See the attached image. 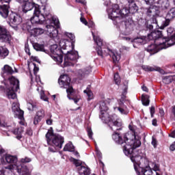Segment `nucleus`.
<instances>
[{
  "instance_id": "43",
  "label": "nucleus",
  "mask_w": 175,
  "mask_h": 175,
  "mask_svg": "<svg viewBox=\"0 0 175 175\" xmlns=\"http://www.w3.org/2000/svg\"><path fill=\"white\" fill-rule=\"evenodd\" d=\"M36 107V105L33 102H29L27 103V109L29 110V111H33Z\"/></svg>"
},
{
  "instance_id": "20",
  "label": "nucleus",
  "mask_w": 175,
  "mask_h": 175,
  "mask_svg": "<svg viewBox=\"0 0 175 175\" xmlns=\"http://www.w3.org/2000/svg\"><path fill=\"white\" fill-rule=\"evenodd\" d=\"M124 33L126 35H129L133 31V28H135V23H133V21L132 19H129L124 22Z\"/></svg>"
},
{
  "instance_id": "9",
  "label": "nucleus",
  "mask_w": 175,
  "mask_h": 175,
  "mask_svg": "<svg viewBox=\"0 0 175 175\" xmlns=\"http://www.w3.org/2000/svg\"><path fill=\"white\" fill-rule=\"evenodd\" d=\"M42 10L43 11L40 10V6H36V9H34L33 11V15L30 19L31 24H42L44 23L46 21V16H48L47 13L45 12L46 7H44Z\"/></svg>"
},
{
  "instance_id": "58",
  "label": "nucleus",
  "mask_w": 175,
  "mask_h": 175,
  "mask_svg": "<svg viewBox=\"0 0 175 175\" xmlns=\"http://www.w3.org/2000/svg\"><path fill=\"white\" fill-rule=\"evenodd\" d=\"M66 36H68V38H69L71 40H73V39H75V35H73L70 33H68L66 34Z\"/></svg>"
},
{
  "instance_id": "38",
  "label": "nucleus",
  "mask_w": 175,
  "mask_h": 175,
  "mask_svg": "<svg viewBox=\"0 0 175 175\" xmlns=\"http://www.w3.org/2000/svg\"><path fill=\"white\" fill-rule=\"evenodd\" d=\"M173 80H175V75H170L167 77H164L163 81L165 84H170Z\"/></svg>"
},
{
  "instance_id": "60",
  "label": "nucleus",
  "mask_w": 175,
  "mask_h": 175,
  "mask_svg": "<svg viewBox=\"0 0 175 175\" xmlns=\"http://www.w3.org/2000/svg\"><path fill=\"white\" fill-rule=\"evenodd\" d=\"M80 20L81 23H83V24H84L85 25H87V24H88L87 20H85V18H84L83 16L81 17Z\"/></svg>"
},
{
  "instance_id": "47",
  "label": "nucleus",
  "mask_w": 175,
  "mask_h": 175,
  "mask_svg": "<svg viewBox=\"0 0 175 175\" xmlns=\"http://www.w3.org/2000/svg\"><path fill=\"white\" fill-rule=\"evenodd\" d=\"M36 116L38 117H39L40 118H43L44 117V110L43 109H40L37 113H36Z\"/></svg>"
},
{
  "instance_id": "57",
  "label": "nucleus",
  "mask_w": 175,
  "mask_h": 175,
  "mask_svg": "<svg viewBox=\"0 0 175 175\" xmlns=\"http://www.w3.org/2000/svg\"><path fill=\"white\" fill-rule=\"evenodd\" d=\"M88 135L90 139H92V130L91 129H88Z\"/></svg>"
},
{
  "instance_id": "37",
  "label": "nucleus",
  "mask_w": 175,
  "mask_h": 175,
  "mask_svg": "<svg viewBox=\"0 0 175 175\" xmlns=\"http://www.w3.org/2000/svg\"><path fill=\"white\" fill-rule=\"evenodd\" d=\"M114 110H118L123 116H126L129 113V110L126 107H116L114 108Z\"/></svg>"
},
{
  "instance_id": "28",
  "label": "nucleus",
  "mask_w": 175,
  "mask_h": 175,
  "mask_svg": "<svg viewBox=\"0 0 175 175\" xmlns=\"http://www.w3.org/2000/svg\"><path fill=\"white\" fill-rule=\"evenodd\" d=\"M14 73V71L8 65H5L3 68L2 69V77H5V75H13Z\"/></svg>"
},
{
  "instance_id": "11",
  "label": "nucleus",
  "mask_w": 175,
  "mask_h": 175,
  "mask_svg": "<svg viewBox=\"0 0 175 175\" xmlns=\"http://www.w3.org/2000/svg\"><path fill=\"white\" fill-rule=\"evenodd\" d=\"M51 57L53 61L61 64L62 62L63 57L61 49L58 48V45L53 44L51 46Z\"/></svg>"
},
{
  "instance_id": "29",
  "label": "nucleus",
  "mask_w": 175,
  "mask_h": 175,
  "mask_svg": "<svg viewBox=\"0 0 175 175\" xmlns=\"http://www.w3.org/2000/svg\"><path fill=\"white\" fill-rule=\"evenodd\" d=\"M79 173L80 175H90L91 174V171L90 168L85 166H80L78 167Z\"/></svg>"
},
{
  "instance_id": "15",
  "label": "nucleus",
  "mask_w": 175,
  "mask_h": 175,
  "mask_svg": "<svg viewBox=\"0 0 175 175\" xmlns=\"http://www.w3.org/2000/svg\"><path fill=\"white\" fill-rule=\"evenodd\" d=\"M10 40H12V36L8 33L5 27L0 26V42L10 43Z\"/></svg>"
},
{
  "instance_id": "33",
  "label": "nucleus",
  "mask_w": 175,
  "mask_h": 175,
  "mask_svg": "<svg viewBox=\"0 0 175 175\" xmlns=\"http://www.w3.org/2000/svg\"><path fill=\"white\" fill-rule=\"evenodd\" d=\"M23 132H24V129H23V127H20L18 129H15L12 131V133H14V135H17L16 139H18V140H20V139L23 137V136H21V134L23 133Z\"/></svg>"
},
{
  "instance_id": "24",
  "label": "nucleus",
  "mask_w": 175,
  "mask_h": 175,
  "mask_svg": "<svg viewBox=\"0 0 175 175\" xmlns=\"http://www.w3.org/2000/svg\"><path fill=\"white\" fill-rule=\"evenodd\" d=\"M142 69H144V70H145L146 72H159V73H161V75H163L165 73V71L161 69L159 67H157V66H142Z\"/></svg>"
},
{
  "instance_id": "3",
  "label": "nucleus",
  "mask_w": 175,
  "mask_h": 175,
  "mask_svg": "<svg viewBox=\"0 0 175 175\" xmlns=\"http://www.w3.org/2000/svg\"><path fill=\"white\" fill-rule=\"evenodd\" d=\"M175 17V8H172L167 13L166 17L157 16L156 18L152 19V24L155 27H159L160 29H165L169 24H170V20H173Z\"/></svg>"
},
{
  "instance_id": "36",
  "label": "nucleus",
  "mask_w": 175,
  "mask_h": 175,
  "mask_svg": "<svg viewBox=\"0 0 175 175\" xmlns=\"http://www.w3.org/2000/svg\"><path fill=\"white\" fill-rule=\"evenodd\" d=\"M64 151H69L70 152H75V146L72 142H68L67 144L65 145L64 148Z\"/></svg>"
},
{
  "instance_id": "7",
  "label": "nucleus",
  "mask_w": 175,
  "mask_h": 175,
  "mask_svg": "<svg viewBox=\"0 0 175 175\" xmlns=\"http://www.w3.org/2000/svg\"><path fill=\"white\" fill-rule=\"evenodd\" d=\"M9 85H6V92L9 99H16L17 95L16 92L20 90V81L14 77L9 78Z\"/></svg>"
},
{
  "instance_id": "10",
  "label": "nucleus",
  "mask_w": 175,
  "mask_h": 175,
  "mask_svg": "<svg viewBox=\"0 0 175 175\" xmlns=\"http://www.w3.org/2000/svg\"><path fill=\"white\" fill-rule=\"evenodd\" d=\"M109 18L116 21V24L121 23V13H120V7L117 4L112 5V8L108 10Z\"/></svg>"
},
{
  "instance_id": "19",
  "label": "nucleus",
  "mask_w": 175,
  "mask_h": 175,
  "mask_svg": "<svg viewBox=\"0 0 175 175\" xmlns=\"http://www.w3.org/2000/svg\"><path fill=\"white\" fill-rule=\"evenodd\" d=\"M146 13L149 17H159V9L157 6H150L149 8L146 9Z\"/></svg>"
},
{
  "instance_id": "44",
  "label": "nucleus",
  "mask_w": 175,
  "mask_h": 175,
  "mask_svg": "<svg viewBox=\"0 0 175 175\" xmlns=\"http://www.w3.org/2000/svg\"><path fill=\"white\" fill-rule=\"evenodd\" d=\"M114 81L115 84L117 85H119L121 83V77H120V75H118V72L114 75Z\"/></svg>"
},
{
  "instance_id": "14",
  "label": "nucleus",
  "mask_w": 175,
  "mask_h": 175,
  "mask_svg": "<svg viewBox=\"0 0 175 175\" xmlns=\"http://www.w3.org/2000/svg\"><path fill=\"white\" fill-rule=\"evenodd\" d=\"M17 157L12 156L10 154H5L1 157L0 159V161L3 165H5L7 163H14V165H10V166H19L17 164Z\"/></svg>"
},
{
  "instance_id": "64",
  "label": "nucleus",
  "mask_w": 175,
  "mask_h": 175,
  "mask_svg": "<svg viewBox=\"0 0 175 175\" xmlns=\"http://www.w3.org/2000/svg\"><path fill=\"white\" fill-rule=\"evenodd\" d=\"M46 124L47 125H51V124H53V120L51 119L46 120Z\"/></svg>"
},
{
  "instance_id": "49",
  "label": "nucleus",
  "mask_w": 175,
  "mask_h": 175,
  "mask_svg": "<svg viewBox=\"0 0 175 175\" xmlns=\"http://www.w3.org/2000/svg\"><path fill=\"white\" fill-rule=\"evenodd\" d=\"M72 162L75 165V166L80 167L81 165V161L77 160L76 159H72Z\"/></svg>"
},
{
  "instance_id": "55",
  "label": "nucleus",
  "mask_w": 175,
  "mask_h": 175,
  "mask_svg": "<svg viewBox=\"0 0 175 175\" xmlns=\"http://www.w3.org/2000/svg\"><path fill=\"white\" fill-rule=\"evenodd\" d=\"M174 31V29L173 27H169L167 29V33L168 35H172V33H173Z\"/></svg>"
},
{
  "instance_id": "27",
  "label": "nucleus",
  "mask_w": 175,
  "mask_h": 175,
  "mask_svg": "<svg viewBox=\"0 0 175 175\" xmlns=\"http://www.w3.org/2000/svg\"><path fill=\"white\" fill-rule=\"evenodd\" d=\"M96 51L98 55H100V57H103V55H110L113 51L109 49H106L105 50H102V48H96Z\"/></svg>"
},
{
  "instance_id": "30",
  "label": "nucleus",
  "mask_w": 175,
  "mask_h": 175,
  "mask_svg": "<svg viewBox=\"0 0 175 175\" xmlns=\"http://www.w3.org/2000/svg\"><path fill=\"white\" fill-rule=\"evenodd\" d=\"M9 55V50L8 49L4 48L3 46H0V58L3 59L6 58Z\"/></svg>"
},
{
  "instance_id": "4",
  "label": "nucleus",
  "mask_w": 175,
  "mask_h": 175,
  "mask_svg": "<svg viewBox=\"0 0 175 175\" xmlns=\"http://www.w3.org/2000/svg\"><path fill=\"white\" fill-rule=\"evenodd\" d=\"M58 83L61 88L66 90L68 99H72L75 103L79 102V98L73 97V87L70 85V78L69 76L66 75H61L59 78Z\"/></svg>"
},
{
  "instance_id": "8",
  "label": "nucleus",
  "mask_w": 175,
  "mask_h": 175,
  "mask_svg": "<svg viewBox=\"0 0 175 175\" xmlns=\"http://www.w3.org/2000/svg\"><path fill=\"white\" fill-rule=\"evenodd\" d=\"M131 161L134 165V169L137 172L138 175H152V170L149 166L146 167H141L139 165L140 159H142L141 156H131Z\"/></svg>"
},
{
  "instance_id": "2",
  "label": "nucleus",
  "mask_w": 175,
  "mask_h": 175,
  "mask_svg": "<svg viewBox=\"0 0 175 175\" xmlns=\"http://www.w3.org/2000/svg\"><path fill=\"white\" fill-rule=\"evenodd\" d=\"M109 100L101 101L100 103V118L103 122L107 124L114 132L115 131H121L122 129V122L121 119L117 118V116L116 115L110 116L109 112H107V110H109V107L107 106Z\"/></svg>"
},
{
  "instance_id": "34",
  "label": "nucleus",
  "mask_w": 175,
  "mask_h": 175,
  "mask_svg": "<svg viewBox=\"0 0 175 175\" xmlns=\"http://www.w3.org/2000/svg\"><path fill=\"white\" fill-rule=\"evenodd\" d=\"M92 34L94 42L96 43L97 46H98V49H102L100 46L103 44V40L100 39L99 36L95 37L94 32H92Z\"/></svg>"
},
{
  "instance_id": "62",
  "label": "nucleus",
  "mask_w": 175,
  "mask_h": 175,
  "mask_svg": "<svg viewBox=\"0 0 175 175\" xmlns=\"http://www.w3.org/2000/svg\"><path fill=\"white\" fill-rule=\"evenodd\" d=\"M159 114L161 117H163V116H165V111H163V109H159Z\"/></svg>"
},
{
  "instance_id": "16",
  "label": "nucleus",
  "mask_w": 175,
  "mask_h": 175,
  "mask_svg": "<svg viewBox=\"0 0 175 175\" xmlns=\"http://www.w3.org/2000/svg\"><path fill=\"white\" fill-rule=\"evenodd\" d=\"M12 109L16 117H18L19 120H24V111L20 109V105L18 104V103H13Z\"/></svg>"
},
{
  "instance_id": "5",
  "label": "nucleus",
  "mask_w": 175,
  "mask_h": 175,
  "mask_svg": "<svg viewBox=\"0 0 175 175\" xmlns=\"http://www.w3.org/2000/svg\"><path fill=\"white\" fill-rule=\"evenodd\" d=\"M148 39L149 40H154V43H157V44L159 43V48L161 49L170 47L168 42V40H170V38H162V31L159 30H156L148 34Z\"/></svg>"
},
{
  "instance_id": "51",
  "label": "nucleus",
  "mask_w": 175,
  "mask_h": 175,
  "mask_svg": "<svg viewBox=\"0 0 175 175\" xmlns=\"http://www.w3.org/2000/svg\"><path fill=\"white\" fill-rule=\"evenodd\" d=\"M41 118H40L39 116H38L37 115L35 116L34 118V120H33V124L34 125H38V124H39V122L40 121Z\"/></svg>"
},
{
  "instance_id": "40",
  "label": "nucleus",
  "mask_w": 175,
  "mask_h": 175,
  "mask_svg": "<svg viewBox=\"0 0 175 175\" xmlns=\"http://www.w3.org/2000/svg\"><path fill=\"white\" fill-rule=\"evenodd\" d=\"M120 21H122V18H124V17H126V16H128V14H129V10H126V8H123L122 10H120Z\"/></svg>"
},
{
  "instance_id": "56",
  "label": "nucleus",
  "mask_w": 175,
  "mask_h": 175,
  "mask_svg": "<svg viewBox=\"0 0 175 175\" xmlns=\"http://www.w3.org/2000/svg\"><path fill=\"white\" fill-rule=\"evenodd\" d=\"M146 5H152L155 3V0H144Z\"/></svg>"
},
{
  "instance_id": "17",
  "label": "nucleus",
  "mask_w": 175,
  "mask_h": 175,
  "mask_svg": "<svg viewBox=\"0 0 175 175\" xmlns=\"http://www.w3.org/2000/svg\"><path fill=\"white\" fill-rule=\"evenodd\" d=\"M9 20L10 25H15V27H17V25H20L21 23H23V18H21V16L16 13L10 14L9 16Z\"/></svg>"
},
{
  "instance_id": "48",
  "label": "nucleus",
  "mask_w": 175,
  "mask_h": 175,
  "mask_svg": "<svg viewBox=\"0 0 175 175\" xmlns=\"http://www.w3.org/2000/svg\"><path fill=\"white\" fill-rule=\"evenodd\" d=\"M134 43H138L139 44H144V40L143 38H135L133 40Z\"/></svg>"
},
{
  "instance_id": "25",
  "label": "nucleus",
  "mask_w": 175,
  "mask_h": 175,
  "mask_svg": "<svg viewBox=\"0 0 175 175\" xmlns=\"http://www.w3.org/2000/svg\"><path fill=\"white\" fill-rule=\"evenodd\" d=\"M0 14L3 18L9 16V4H3L0 7Z\"/></svg>"
},
{
  "instance_id": "52",
  "label": "nucleus",
  "mask_w": 175,
  "mask_h": 175,
  "mask_svg": "<svg viewBox=\"0 0 175 175\" xmlns=\"http://www.w3.org/2000/svg\"><path fill=\"white\" fill-rule=\"evenodd\" d=\"M150 113L151 118H153L154 114H155V107L154 106H152L150 107Z\"/></svg>"
},
{
  "instance_id": "50",
  "label": "nucleus",
  "mask_w": 175,
  "mask_h": 175,
  "mask_svg": "<svg viewBox=\"0 0 175 175\" xmlns=\"http://www.w3.org/2000/svg\"><path fill=\"white\" fill-rule=\"evenodd\" d=\"M31 161H32V159L29 157H25L21 159V162L22 163H29V162H31Z\"/></svg>"
},
{
  "instance_id": "46",
  "label": "nucleus",
  "mask_w": 175,
  "mask_h": 175,
  "mask_svg": "<svg viewBox=\"0 0 175 175\" xmlns=\"http://www.w3.org/2000/svg\"><path fill=\"white\" fill-rule=\"evenodd\" d=\"M83 92H84V94H87L88 96V100H91V99H92V98H94V96L92 95V92H91L90 90H84Z\"/></svg>"
},
{
  "instance_id": "45",
  "label": "nucleus",
  "mask_w": 175,
  "mask_h": 175,
  "mask_svg": "<svg viewBox=\"0 0 175 175\" xmlns=\"http://www.w3.org/2000/svg\"><path fill=\"white\" fill-rule=\"evenodd\" d=\"M40 98L42 99V100H44V102H47V100H49V98L44 94V91H43L42 88L40 89Z\"/></svg>"
},
{
  "instance_id": "13",
  "label": "nucleus",
  "mask_w": 175,
  "mask_h": 175,
  "mask_svg": "<svg viewBox=\"0 0 175 175\" xmlns=\"http://www.w3.org/2000/svg\"><path fill=\"white\" fill-rule=\"evenodd\" d=\"M77 58H78L77 52L68 51V53L66 54L64 58V66H74Z\"/></svg>"
},
{
  "instance_id": "21",
  "label": "nucleus",
  "mask_w": 175,
  "mask_h": 175,
  "mask_svg": "<svg viewBox=\"0 0 175 175\" xmlns=\"http://www.w3.org/2000/svg\"><path fill=\"white\" fill-rule=\"evenodd\" d=\"M160 50H163V49H161V48H159V43L151 44L146 48V51L150 53L151 55L153 54H157V53H158V51Z\"/></svg>"
},
{
  "instance_id": "41",
  "label": "nucleus",
  "mask_w": 175,
  "mask_h": 175,
  "mask_svg": "<svg viewBox=\"0 0 175 175\" xmlns=\"http://www.w3.org/2000/svg\"><path fill=\"white\" fill-rule=\"evenodd\" d=\"M34 50L36 51H44V45L35 43L33 45Z\"/></svg>"
},
{
  "instance_id": "63",
  "label": "nucleus",
  "mask_w": 175,
  "mask_h": 175,
  "mask_svg": "<svg viewBox=\"0 0 175 175\" xmlns=\"http://www.w3.org/2000/svg\"><path fill=\"white\" fill-rule=\"evenodd\" d=\"M10 1L12 0H0V2H1V3H6L7 5H9Z\"/></svg>"
},
{
  "instance_id": "61",
  "label": "nucleus",
  "mask_w": 175,
  "mask_h": 175,
  "mask_svg": "<svg viewBox=\"0 0 175 175\" xmlns=\"http://www.w3.org/2000/svg\"><path fill=\"white\" fill-rule=\"evenodd\" d=\"M170 151H175V142L170 146Z\"/></svg>"
},
{
  "instance_id": "22",
  "label": "nucleus",
  "mask_w": 175,
  "mask_h": 175,
  "mask_svg": "<svg viewBox=\"0 0 175 175\" xmlns=\"http://www.w3.org/2000/svg\"><path fill=\"white\" fill-rule=\"evenodd\" d=\"M91 73V66H88L85 68L80 69L77 71V76L79 79H84L85 76H88Z\"/></svg>"
},
{
  "instance_id": "1",
  "label": "nucleus",
  "mask_w": 175,
  "mask_h": 175,
  "mask_svg": "<svg viewBox=\"0 0 175 175\" xmlns=\"http://www.w3.org/2000/svg\"><path fill=\"white\" fill-rule=\"evenodd\" d=\"M133 139H128V133L124 134L122 137L118 133H114L112 135V139L118 144H120L123 148V152L125 155L132 157L133 154V150L140 147L142 142L140 140L135 139L136 137L133 134Z\"/></svg>"
},
{
  "instance_id": "12",
  "label": "nucleus",
  "mask_w": 175,
  "mask_h": 175,
  "mask_svg": "<svg viewBox=\"0 0 175 175\" xmlns=\"http://www.w3.org/2000/svg\"><path fill=\"white\" fill-rule=\"evenodd\" d=\"M4 169L10 170V172L16 170L20 175H29L31 173V171L25 165H8Z\"/></svg>"
},
{
  "instance_id": "54",
  "label": "nucleus",
  "mask_w": 175,
  "mask_h": 175,
  "mask_svg": "<svg viewBox=\"0 0 175 175\" xmlns=\"http://www.w3.org/2000/svg\"><path fill=\"white\" fill-rule=\"evenodd\" d=\"M120 39H123L124 40L129 41L131 40V42H133V40L128 38V37H123L122 34H120L119 36Z\"/></svg>"
},
{
  "instance_id": "6",
  "label": "nucleus",
  "mask_w": 175,
  "mask_h": 175,
  "mask_svg": "<svg viewBox=\"0 0 175 175\" xmlns=\"http://www.w3.org/2000/svg\"><path fill=\"white\" fill-rule=\"evenodd\" d=\"M49 146H52L55 148L61 149L64 143V137L59 134H54L53 131H49L45 135Z\"/></svg>"
},
{
  "instance_id": "18",
  "label": "nucleus",
  "mask_w": 175,
  "mask_h": 175,
  "mask_svg": "<svg viewBox=\"0 0 175 175\" xmlns=\"http://www.w3.org/2000/svg\"><path fill=\"white\" fill-rule=\"evenodd\" d=\"M21 10L23 13H28L34 8V10L36 9V6L39 5L32 2V1H26L21 3Z\"/></svg>"
},
{
  "instance_id": "23",
  "label": "nucleus",
  "mask_w": 175,
  "mask_h": 175,
  "mask_svg": "<svg viewBox=\"0 0 175 175\" xmlns=\"http://www.w3.org/2000/svg\"><path fill=\"white\" fill-rule=\"evenodd\" d=\"M46 32L49 33L51 38H55L58 35V30L53 25H46Z\"/></svg>"
},
{
  "instance_id": "32",
  "label": "nucleus",
  "mask_w": 175,
  "mask_h": 175,
  "mask_svg": "<svg viewBox=\"0 0 175 175\" xmlns=\"http://www.w3.org/2000/svg\"><path fill=\"white\" fill-rule=\"evenodd\" d=\"M44 33V29L42 28H35L31 30V34L33 36H40V35H43Z\"/></svg>"
},
{
  "instance_id": "35",
  "label": "nucleus",
  "mask_w": 175,
  "mask_h": 175,
  "mask_svg": "<svg viewBox=\"0 0 175 175\" xmlns=\"http://www.w3.org/2000/svg\"><path fill=\"white\" fill-rule=\"evenodd\" d=\"M110 57H112L115 64H117V62L121 59V55L118 54L117 52L112 51L110 54Z\"/></svg>"
},
{
  "instance_id": "31",
  "label": "nucleus",
  "mask_w": 175,
  "mask_h": 175,
  "mask_svg": "<svg viewBox=\"0 0 175 175\" xmlns=\"http://www.w3.org/2000/svg\"><path fill=\"white\" fill-rule=\"evenodd\" d=\"M159 3L161 5V8L165 10L170 8V3L168 0H159Z\"/></svg>"
},
{
  "instance_id": "26",
  "label": "nucleus",
  "mask_w": 175,
  "mask_h": 175,
  "mask_svg": "<svg viewBox=\"0 0 175 175\" xmlns=\"http://www.w3.org/2000/svg\"><path fill=\"white\" fill-rule=\"evenodd\" d=\"M128 10L130 13L133 14L134 13H136L137 10H139V8L136 5V3L134 2L133 1H129V7H128Z\"/></svg>"
},
{
  "instance_id": "39",
  "label": "nucleus",
  "mask_w": 175,
  "mask_h": 175,
  "mask_svg": "<svg viewBox=\"0 0 175 175\" xmlns=\"http://www.w3.org/2000/svg\"><path fill=\"white\" fill-rule=\"evenodd\" d=\"M142 102L144 106H148V105H150V96L143 94Z\"/></svg>"
},
{
  "instance_id": "42",
  "label": "nucleus",
  "mask_w": 175,
  "mask_h": 175,
  "mask_svg": "<svg viewBox=\"0 0 175 175\" xmlns=\"http://www.w3.org/2000/svg\"><path fill=\"white\" fill-rule=\"evenodd\" d=\"M52 23L51 24H53L56 28H59V21L56 16H52Z\"/></svg>"
},
{
  "instance_id": "53",
  "label": "nucleus",
  "mask_w": 175,
  "mask_h": 175,
  "mask_svg": "<svg viewBox=\"0 0 175 175\" xmlns=\"http://www.w3.org/2000/svg\"><path fill=\"white\" fill-rule=\"evenodd\" d=\"M152 146L154 148H157V139L154 137L152 138Z\"/></svg>"
},
{
  "instance_id": "59",
  "label": "nucleus",
  "mask_w": 175,
  "mask_h": 175,
  "mask_svg": "<svg viewBox=\"0 0 175 175\" xmlns=\"http://www.w3.org/2000/svg\"><path fill=\"white\" fill-rule=\"evenodd\" d=\"M59 46L61 48L64 49V50L66 49V46L65 45V42H64V41H60Z\"/></svg>"
}]
</instances>
